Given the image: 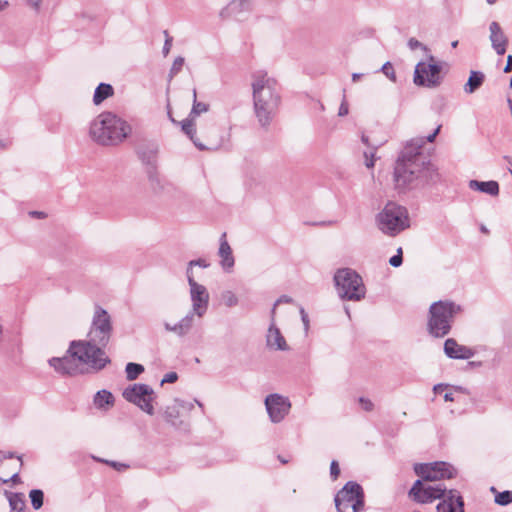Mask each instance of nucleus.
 Segmentation results:
<instances>
[{
	"label": "nucleus",
	"mask_w": 512,
	"mask_h": 512,
	"mask_svg": "<svg viewBox=\"0 0 512 512\" xmlns=\"http://www.w3.org/2000/svg\"><path fill=\"white\" fill-rule=\"evenodd\" d=\"M441 66L435 63V58L428 55L427 62H419L414 71V83L418 86L435 88L441 83Z\"/></svg>",
	"instance_id": "11"
},
{
	"label": "nucleus",
	"mask_w": 512,
	"mask_h": 512,
	"mask_svg": "<svg viewBox=\"0 0 512 512\" xmlns=\"http://www.w3.org/2000/svg\"><path fill=\"white\" fill-rule=\"evenodd\" d=\"M177 379H178V375L176 372H169L161 380V385H163L164 383H174L177 381Z\"/></svg>",
	"instance_id": "45"
},
{
	"label": "nucleus",
	"mask_w": 512,
	"mask_h": 512,
	"mask_svg": "<svg viewBox=\"0 0 512 512\" xmlns=\"http://www.w3.org/2000/svg\"><path fill=\"white\" fill-rule=\"evenodd\" d=\"M144 371V367L137 363H128L125 368L126 377L128 380L133 381Z\"/></svg>",
	"instance_id": "31"
},
{
	"label": "nucleus",
	"mask_w": 512,
	"mask_h": 512,
	"mask_svg": "<svg viewBox=\"0 0 512 512\" xmlns=\"http://www.w3.org/2000/svg\"><path fill=\"white\" fill-rule=\"evenodd\" d=\"M9 505L12 511L22 512L25 507V501L22 494L11 493L9 496Z\"/></svg>",
	"instance_id": "32"
},
{
	"label": "nucleus",
	"mask_w": 512,
	"mask_h": 512,
	"mask_svg": "<svg viewBox=\"0 0 512 512\" xmlns=\"http://www.w3.org/2000/svg\"><path fill=\"white\" fill-rule=\"evenodd\" d=\"M440 128L441 126H438L433 133L429 134L428 136H426L425 138L424 137H421V138H417V139H413L411 140V142H409L407 145H412L411 149L414 151V152H420L422 146L426 143V142H433L434 139L436 138L437 134L439 133L440 131Z\"/></svg>",
	"instance_id": "29"
},
{
	"label": "nucleus",
	"mask_w": 512,
	"mask_h": 512,
	"mask_svg": "<svg viewBox=\"0 0 512 512\" xmlns=\"http://www.w3.org/2000/svg\"><path fill=\"white\" fill-rule=\"evenodd\" d=\"M102 346L87 340H74L70 343L67 353L78 363L94 370H102L108 363L109 357Z\"/></svg>",
	"instance_id": "6"
},
{
	"label": "nucleus",
	"mask_w": 512,
	"mask_h": 512,
	"mask_svg": "<svg viewBox=\"0 0 512 512\" xmlns=\"http://www.w3.org/2000/svg\"><path fill=\"white\" fill-rule=\"evenodd\" d=\"M361 141H362L365 145L369 146V138H368V136H366L365 134H362V136H361Z\"/></svg>",
	"instance_id": "59"
},
{
	"label": "nucleus",
	"mask_w": 512,
	"mask_h": 512,
	"mask_svg": "<svg viewBox=\"0 0 512 512\" xmlns=\"http://www.w3.org/2000/svg\"><path fill=\"white\" fill-rule=\"evenodd\" d=\"M106 463H108V461H106ZM109 464L119 471L128 467L126 464L118 462H109Z\"/></svg>",
	"instance_id": "52"
},
{
	"label": "nucleus",
	"mask_w": 512,
	"mask_h": 512,
	"mask_svg": "<svg viewBox=\"0 0 512 512\" xmlns=\"http://www.w3.org/2000/svg\"><path fill=\"white\" fill-rule=\"evenodd\" d=\"M193 266H199V267H202V268H207L209 266V263H207L206 260H204V259L191 260L188 263V268L187 269H190V272L192 274H193V272H192V267Z\"/></svg>",
	"instance_id": "43"
},
{
	"label": "nucleus",
	"mask_w": 512,
	"mask_h": 512,
	"mask_svg": "<svg viewBox=\"0 0 512 512\" xmlns=\"http://www.w3.org/2000/svg\"><path fill=\"white\" fill-rule=\"evenodd\" d=\"M444 353L451 359L467 360L474 356L473 349L460 345L454 338H448L444 342Z\"/></svg>",
	"instance_id": "16"
},
{
	"label": "nucleus",
	"mask_w": 512,
	"mask_h": 512,
	"mask_svg": "<svg viewBox=\"0 0 512 512\" xmlns=\"http://www.w3.org/2000/svg\"><path fill=\"white\" fill-rule=\"evenodd\" d=\"M504 159L508 162V164L512 167V158L509 156H505Z\"/></svg>",
	"instance_id": "61"
},
{
	"label": "nucleus",
	"mask_w": 512,
	"mask_h": 512,
	"mask_svg": "<svg viewBox=\"0 0 512 512\" xmlns=\"http://www.w3.org/2000/svg\"><path fill=\"white\" fill-rule=\"evenodd\" d=\"M444 387L445 386L443 384H437L434 386L433 390L435 393H440L441 391H443Z\"/></svg>",
	"instance_id": "57"
},
{
	"label": "nucleus",
	"mask_w": 512,
	"mask_h": 512,
	"mask_svg": "<svg viewBox=\"0 0 512 512\" xmlns=\"http://www.w3.org/2000/svg\"><path fill=\"white\" fill-rule=\"evenodd\" d=\"M421 176H423V186L435 183L439 179L437 169L421 154Z\"/></svg>",
	"instance_id": "23"
},
{
	"label": "nucleus",
	"mask_w": 512,
	"mask_h": 512,
	"mask_svg": "<svg viewBox=\"0 0 512 512\" xmlns=\"http://www.w3.org/2000/svg\"><path fill=\"white\" fill-rule=\"evenodd\" d=\"M114 404V397L108 390H100L94 396V405L97 408L103 409L106 406H112Z\"/></svg>",
	"instance_id": "28"
},
{
	"label": "nucleus",
	"mask_w": 512,
	"mask_h": 512,
	"mask_svg": "<svg viewBox=\"0 0 512 512\" xmlns=\"http://www.w3.org/2000/svg\"><path fill=\"white\" fill-rule=\"evenodd\" d=\"M8 5L7 1L0 0V11L4 10Z\"/></svg>",
	"instance_id": "60"
},
{
	"label": "nucleus",
	"mask_w": 512,
	"mask_h": 512,
	"mask_svg": "<svg viewBox=\"0 0 512 512\" xmlns=\"http://www.w3.org/2000/svg\"><path fill=\"white\" fill-rule=\"evenodd\" d=\"M113 94L114 89L110 84L100 83L94 91L93 102L95 105H99Z\"/></svg>",
	"instance_id": "26"
},
{
	"label": "nucleus",
	"mask_w": 512,
	"mask_h": 512,
	"mask_svg": "<svg viewBox=\"0 0 512 512\" xmlns=\"http://www.w3.org/2000/svg\"><path fill=\"white\" fill-rule=\"evenodd\" d=\"M187 280L189 284V295L191 300V309L195 314H198V319H202L207 313L209 307V292L207 288L195 281L190 269L186 271Z\"/></svg>",
	"instance_id": "12"
},
{
	"label": "nucleus",
	"mask_w": 512,
	"mask_h": 512,
	"mask_svg": "<svg viewBox=\"0 0 512 512\" xmlns=\"http://www.w3.org/2000/svg\"><path fill=\"white\" fill-rule=\"evenodd\" d=\"M196 98H197V91L194 88L193 89V106H192V110L189 115V117H191V118H195V117L199 116L201 113L206 112L208 110V105L203 102H198Z\"/></svg>",
	"instance_id": "30"
},
{
	"label": "nucleus",
	"mask_w": 512,
	"mask_h": 512,
	"mask_svg": "<svg viewBox=\"0 0 512 512\" xmlns=\"http://www.w3.org/2000/svg\"><path fill=\"white\" fill-rule=\"evenodd\" d=\"M113 327L110 314L102 307L96 306L88 338L103 348L108 345Z\"/></svg>",
	"instance_id": "9"
},
{
	"label": "nucleus",
	"mask_w": 512,
	"mask_h": 512,
	"mask_svg": "<svg viewBox=\"0 0 512 512\" xmlns=\"http://www.w3.org/2000/svg\"><path fill=\"white\" fill-rule=\"evenodd\" d=\"M481 231L483 233H488V229L484 225L481 226Z\"/></svg>",
	"instance_id": "63"
},
{
	"label": "nucleus",
	"mask_w": 512,
	"mask_h": 512,
	"mask_svg": "<svg viewBox=\"0 0 512 512\" xmlns=\"http://www.w3.org/2000/svg\"><path fill=\"white\" fill-rule=\"evenodd\" d=\"M349 507L353 509V512L361 511L364 507V494L360 495L359 498L352 501Z\"/></svg>",
	"instance_id": "41"
},
{
	"label": "nucleus",
	"mask_w": 512,
	"mask_h": 512,
	"mask_svg": "<svg viewBox=\"0 0 512 512\" xmlns=\"http://www.w3.org/2000/svg\"><path fill=\"white\" fill-rule=\"evenodd\" d=\"M265 406L270 420L279 423L288 415L291 403L287 397L275 393L265 398Z\"/></svg>",
	"instance_id": "13"
},
{
	"label": "nucleus",
	"mask_w": 512,
	"mask_h": 512,
	"mask_svg": "<svg viewBox=\"0 0 512 512\" xmlns=\"http://www.w3.org/2000/svg\"><path fill=\"white\" fill-rule=\"evenodd\" d=\"M457 45H458V41H457V40H456V41H453V42L451 43V46H452L453 48H456V47H457Z\"/></svg>",
	"instance_id": "64"
},
{
	"label": "nucleus",
	"mask_w": 512,
	"mask_h": 512,
	"mask_svg": "<svg viewBox=\"0 0 512 512\" xmlns=\"http://www.w3.org/2000/svg\"><path fill=\"white\" fill-rule=\"evenodd\" d=\"M495 502L502 506L510 504L512 502V491L506 490L498 493L495 496Z\"/></svg>",
	"instance_id": "35"
},
{
	"label": "nucleus",
	"mask_w": 512,
	"mask_h": 512,
	"mask_svg": "<svg viewBox=\"0 0 512 512\" xmlns=\"http://www.w3.org/2000/svg\"><path fill=\"white\" fill-rule=\"evenodd\" d=\"M32 507L35 510L40 509L43 506L44 493L40 489H33L29 493Z\"/></svg>",
	"instance_id": "33"
},
{
	"label": "nucleus",
	"mask_w": 512,
	"mask_h": 512,
	"mask_svg": "<svg viewBox=\"0 0 512 512\" xmlns=\"http://www.w3.org/2000/svg\"><path fill=\"white\" fill-rule=\"evenodd\" d=\"M408 47L411 49V50H415L417 48H421L423 49L424 51H428V48L423 45L420 41H418L417 39L415 38H410L408 40Z\"/></svg>",
	"instance_id": "42"
},
{
	"label": "nucleus",
	"mask_w": 512,
	"mask_h": 512,
	"mask_svg": "<svg viewBox=\"0 0 512 512\" xmlns=\"http://www.w3.org/2000/svg\"><path fill=\"white\" fill-rule=\"evenodd\" d=\"M444 400L446 402H451V401H454V397H453V394L451 392H447L444 394Z\"/></svg>",
	"instance_id": "55"
},
{
	"label": "nucleus",
	"mask_w": 512,
	"mask_h": 512,
	"mask_svg": "<svg viewBox=\"0 0 512 512\" xmlns=\"http://www.w3.org/2000/svg\"><path fill=\"white\" fill-rule=\"evenodd\" d=\"M490 30V41L491 46L495 50V52L502 56L506 52V48L508 45V38L503 32L498 22H491L489 26Z\"/></svg>",
	"instance_id": "17"
},
{
	"label": "nucleus",
	"mask_w": 512,
	"mask_h": 512,
	"mask_svg": "<svg viewBox=\"0 0 512 512\" xmlns=\"http://www.w3.org/2000/svg\"><path fill=\"white\" fill-rule=\"evenodd\" d=\"M164 35H165L166 39H165V43L163 46V54H164V56H167L171 49V46H172V38L169 36L167 31H164Z\"/></svg>",
	"instance_id": "44"
},
{
	"label": "nucleus",
	"mask_w": 512,
	"mask_h": 512,
	"mask_svg": "<svg viewBox=\"0 0 512 512\" xmlns=\"http://www.w3.org/2000/svg\"><path fill=\"white\" fill-rule=\"evenodd\" d=\"M381 70L390 80H392L393 82L396 81L395 71L390 62H386L382 66Z\"/></svg>",
	"instance_id": "39"
},
{
	"label": "nucleus",
	"mask_w": 512,
	"mask_h": 512,
	"mask_svg": "<svg viewBox=\"0 0 512 512\" xmlns=\"http://www.w3.org/2000/svg\"><path fill=\"white\" fill-rule=\"evenodd\" d=\"M195 403L202 409L204 410V405L198 401L197 399L194 400V402H190V401H184V400H180L178 399V405H180V409H183L185 411H191L194 409V405Z\"/></svg>",
	"instance_id": "37"
},
{
	"label": "nucleus",
	"mask_w": 512,
	"mask_h": 512,
	"mask_svg": "<svg viewBox=\"0 0 512 512\" xmlns=\"http://www.w3.org/2000/svg\"><path fill=\"white\" fill-rule=\"evenodd\" d=\"M348 112H349V110H348V105H347V103L342 102V103H341V105H340V107H339L338 115H339V116H345V115H347V114H348Z\"/></svg>",
	"instance_id": "50"
},
{
	"label": "nucleus",
	"mask_w": 512,
	"mask_h": 512,
	"mask_svg": "<svg viewBox=\"0 0 512 512\" xmlns=\"http://www.w3.org/2000/svg\"><path fill=\"white\" fill-rule=\"evenodd\" d=\"M507 102H508V106H509V109L511 111V116H512V99L508 98Z\"/></svg>",
	"instance_id": "62"
},
{
	"label": "nucleus",
	"mask_w": 512,
	"mask_h": 512,
	"mask_svg": "<svg viewBox=\"0 0 512 512\" xmlns=\"http://www.w3.org/2000/svg\"><path fill=\"white\" fill-rule=\"evenodd\" d=\"M334 282L339 297L348 301H360L365 297L366 288L361 276L351 268L338 269Z\"/></svg>",
	"instance_id": "8"
},
{
	"label": "nucleus",
	"mask_w": 512,
	"mask_h": 512,
	"mask_svg": "<svg viewBox=\"0 0 512 512\" xmlns=\"http://www.w3.org/2000/svg\"><path fill=\"white\" fill-rule=\"evenodd\" d=\"M402 262H403L402 248H398L397 254L392 256L389 259V264L393 267H399V266H401Z\"/></svg>",
	"instance_id": "40"
},
{
	"label": "nucleus",
	"mask_w": 512,
	"mask_h": 512,
	"mask_svg": "<svg viewBox=\"0 0 512 512\" xmlns=\"http://www.w3.org/2000/svg\"><path fill=\"white\" fill-rule=\"evenodd\" d=\"M252 96L254 113L261 127L267 128L280 106L281 97L276 79L265 71L252 75Z\"/></svg>",
	"instance_id": "2"
},
{
	"label": "nucleus",
	"mask_w": 512,
	"mask_h": 512,
	"mask_svg": "<svg viewBox=\"0 0 512 512\" xmlns=\"http://www.w3.org/2000/svg\"><path fill=\"white\" fill-rule=\"evenodd\" d=\"M13 457H15V454L13 452H7L4 455V458H7V459H10V458H13ZM16 458L20 461V465L22 466L23 465L22 456L18 455V456H16Z\"/></svg>",
	"instance_id": "54"
},
{
	"label": "nucleus",
	"mask_w": 512,
	"mask_h": 512,
	"mask_svg": "<svg viewBox=\"0 0 512 512\" xmlns=\"http://www.w3.org/2000/svg\"><path fill=\"white\" fill-rule=\"evenodd\" d=\"M227 9L236 18H241L243 14L252 10V4L250 0H231Z\"/></svg>",
	"instance_id": "24"
},
{
	"label": "nucleus",
	"mask_w": 512,
	"mask_h": 512,
	"mask_svg": "<svg viewBox=\"0 0 512 512\" xmlns=\"http://www.w3.org/2000/svg\"><path fill=\"white\" fill-rule=\"evenodd\" d=\"M461 306L450 300L433 302L428 311L427 331L434 338H443L451 331L455 316Z\"/></svg>",
	"instance_id": "5"
},
{
	"label": "nucleus",
	"mask_w": 512,
	"mask_h": 512,
	"mask_svg": "<svg viewBox=\"0 0 512 512\" xmlns=\"http://www.w3.org/2000/svg\"><path fill=\"white\" fill-rule=\"evenodd\" d=\"M9 481H12L13 483H19V482H20L19 474H18V473H14V474L10 477ZM3 482H4V483H7V482H8V479H4V480H3Z\"/></svg>",
	"instance_id": "53"
},
{
	"label": "nucleus",
	"mask_w": 512,
	"mask_h": 512,
	"mask_svg": "<svg viewBox=\"0 0 512 512\" xmlns=\"http://www.w3.org/2000/svg\"><path fill=\"white\" fill-rule=\"evenodd\" d=\"M361 77H362V74H361V73H353V74H352V81H353V82H356V81H358Z\"/></svg>",
	"instance_id": "58"
},
{
	"label": "nucleus",
	"mask_w": 512,
	"mask_h": 512,
	"mask_svg": "<svg viewBox=\"0 0 512 512\" xmlns=\"http://www.w3.org/2000/svg\"><path fill=\"white\" fill-rule=\"evenodd\" d=\"M218 255L221 258L220 265L223 270L231 272L234 267L235 260L232 254V249L226 240V233H223L220 237Z\"/></svg>",
	"instance_id": "20"
},
{
	"label": "nucleus",
	"mask_w": 512,
	"mask_h": 512,
	"mask_svg": "<svg viewBox=\"0 0 512 512\" xmlns=\"http://www.w3.org/2000/svg\"><path fill=\"white\" fill-rule=\"evenodd\" d=\"M181 127L183 132L189 136L191 141L199 150H213L217 148L216 144L210 143L209 141L204 144L195 136L196 131L194 129L193 118L189 117L188 119L183 120L181 122Z\"/></svg>",
	"instance_id": "21"
},
{
	"label": "nucleus",
	"mask_w": 512,
	"mask_h": 512,
	"mask_svg": "<svg viewBox=\"0 0 512 512\" xmlns=\"http://www.w3.org/2000/svg\"><path fill=\"white\" fill-rule=\"evenodd\" d=\"M359 402H360V404L362 405V408L365 411H372L373 408H374V405H373V403H372V401L370 399H367V398H364V397H360L359 398Z\"/></svg>",
	"instance_id": "46"
},
{
	"label": "nucleus",
	"mask_w": 512,
	"mask_h": 512,
	"mask_svg": "<svg viewBox=\"0 0 512 512\" xmlns=\"http://www.w3.org/2000/svg\"><path fill=\"white\" fill-rule=\"evenodd\" d=\"M292 302V299L287 296V295H282L277 301L276 303L274 304V307L272 309V318H274V315H275V309H276V306L280 303H291Z\"/></svg>",
	"instance_id": "48"
},
{
	"label": "nucleus",
	"mask_w": 512,
	"mask_h": 512,
	"mask_svg": "<svg viewBox=\"0 0 512 512\" xmlns=\"http://www.w3.org/2000/svg\"><path fill=\"white\" fill-rule=\"evenodd\" d=\"M376 220L379 230L388 236H396L409 227L407 209L395 202H388Z\"/></svg>",
	"instance_id": "7"
},
{
	"label": "nucleus",
	"mask_w": 512,
	"mask_h": 512,
	"mask_svg": "<svg viewBox=\"0 0 512 512\" xmlns=\"http://www.w3.org/2000/svg\"><path fill=\"white\" fill-rule=\"evenodd\" d=\"M197 320H199L198 314L189 310V312L175 324L164 322V328L167 332H172L179 337H183L192 330Z\"/></svg>",
	"instance_id": "15"
},
{
	"label": "nucleus",
	"mask_w": 512,
	"mask_h": 512,
	"mask_svg": "<svg viewBox=\"0 0 512 512\" xmlns=\"http://www.w3.org/2000/svg\"><path fill=\"white\" fill-rule=\"evenodd\" d=\"M131 133V126L121 117L110 111L100 113L91 123L90 137L103 146L122 143Z\"/></svg>",
	"instance_id": "3"
},
{
	"label": "nucleus",
	"mask_w": 512,
	"mask_h": 512,
	"mask_svg": "<svg viewBox=\"0 0 512 512\" xmlns=\"http://www.w3.org/2000/svg\"><path fill=\"white\" fill-rule=\"evenodd\" d=\"M411 147L405 146L394 167L395 188L400 192L423 187L421 152H414Z\"/></svg>",
	"instance_id": "4"
},
{
	"label": "nucleus",
	"mask_w": 512,
	"mask_h": 512,
	"mask_svg": "<svg viewBox=\"0 0 512 512\" xmlns=\"http://www.w3.org/2000/svg\"><path fill=\"white\" fill-rule=\"evenodd\" d=\"M503 71L504 73H509L512 71V55H508L507 62Z\"/></svg>",
	"instance_id": "51"
},
{
	"label": "nucleus",
	"mask_w": 512,
	"mask_h": 512,
	"mask_svg": "<svg viewBox=\"0 0 512 512\" xmlns=\"http://www.w3.org/2000/svg\"><path fill=\"white\" fill-rule=\"evenodd\" d=\"M484 74L480 71H471L467 83L464 86V91L468 94L475 92L484 81Z\"/></svg>",
	"instance_id": "27"
},
{
	"label": "nucleus",
	"mask_w": 512,
	"mask_h": 512,
	"mask_svg": "<svg viewBox=\"0 0 512 512\" xmlns=\"http://www.w3.org/2000/svg\"><path fill=\"white\" fill-rule=\"evenodd\" d=\"M376 149L377 147H374L372 151L368 152V151H365L364 152V158H365V166L367 168H373L374 165H375V152H376Z\"/></svg>",
	"instance_id": "38"
},
{
	"label": "nucleus",
	"mask_w": 512,
	"mask_h": 512,
	"mask_svg": "<svg viewBox=\"0 0 512 512\" xmlns=\"http://www.w3.org/2000/svg\"><path fill=\"white\" fill-rule=\"evenodd\" d=\"M340 474L338 462L333 460L330 465V475L333 479H336Z\"/></svg>",
	"instance_id": "47"
},
{
	"label": "nucleus",
	"mask_w": 512,
	"mask_h": 512,
	"mask_svg": "<svg viewBox=\"0 0 512 512\" xmlns=\"http://www.w3.org/2000/svg\"><path fill=\"white\" fill-rule=\"evenodd\" d=\"M301 319L304 324L305 330H308L309 328V319L308 315L306 314L305 310L303 308L300 309Z\"/></svg>",
	"instance_id": "49"
},
{
	"label": "nucleus",
	"mask_w": 512,
	"mask_h": 512,
	"mask_svg": "<svg viewBox=\"0 0 512 512\" xmlns=\"http://www.w3.org/2000/svg\"><path fill=\"white\" fill-rule=\"evenodd\" d=\"M415 473L422 480L418 479L409 491L413 500L419 503H429L436 499L443 500L437 505V512H464V502L456 490L447 491L446 486L435 483L441 479H451L456 475V469L446 462H434L417 464L414 467Z\"/></svg>",
	"instance_id": "1"
},
{
	"label": "nucleus",
	"mask_w": 512,
	"mask_h": 512,
	"mask_svg": "<svg viewBox=\"0 0 512 512\" xmlns=\"http://www.w3.org/2000/svg\"><path fill=\"white\" fill-rule=\"evenodd\" d=\"M184 62H185V59L181 56L177 57L174 60L172 67L170 69V73H169L170 77H174L182 70Z\"/></svg>",
	"instance_id": "36"
},
{
	"label": "nucleus",
	"mask_w": 512,
	"mask_h": 512,
	"mask_svg": "<svg viewBox=\"0 0 512 512\" xmlns=\"http://www.w3.org/2000/svg\"><path fill=\"white\" fill-rule=\"evenodd\" d=\"M42 0H27V2L34 8H38Z\"/></svg>",
	"instance_id": "56"
},
{
	"label": "nucleus",
	"mask_w": 512,
	"mask_h": 512,
	"mask_svg": "<svg viewBox=\"0 0 512 512\" xmlns=\"http://www.w3.org/2000/svg\"><path fill=\"white\" fill-rule=\"evenodd\" d=\"M223 304L229 308L238 304V297L230 290L223 291L221 294Z\"/></svg>",
	"instance_id": "34"
},
{
	"label": "nucleus",
	"mask_w": 512,
	"mask_h": 512,
	"mask_svg": "<svg viewBox=\"0 0 512 512\" xmlns=\"http://www.w3.org/2000/svg\"><path fill=\"white\" fill-rule=\"evenodd\" d=\"M362 494H364L363 489L358 483L353 481L347 482L335 497L337 511L344 512L349 508L350 503L359 498Z\"/></svg>",
	"instance_id": "14"
},
{
	"label": "nucleus",
	"mask_w": 512,
	"mask_h": 512,
	"mask_svg": "<svg viewBox=\"0 0 512 512\" xmlns=\"http://www.w3.org/2000/svg\"><path fill=\"white\" fill-rule=\"evenodd\" d=\"M179 417H180V405H178V399H175L173 404L168 405L165 408L164 418L169 424H171L173 426H178L181 423V421L179 420Z\"/></svg>",
	"instance_id": "25"
},
{
	"label": "nucleus",
	"mask_w": 512,
	"mask_h": 512,
	"mask_svg": "<svg viewBox=\"0 0 512 512\" xmlns=\"http://www.w3.org/2000/svg\"><path fill=\"white\" fill-rule=\"evenodd\" d=\"M469 188L472 190L480 191L491 196H497L499 194V184L496 181H477L471 180L469 182Z\"/></svg>",
	"instance_id": "22"
},
{
	"label": "nucleus",
	"mask_w": 512,
	"mask_h": 512,
	"mask_svg": "<svg viewBox=\"0 0 512 512\" xmlns=\"http://www.w3.org/2000/svg\"><path fill=\"white\" fill-rule=\"evenodd\" d=\"M266 343L269 348L274 350L286 351L289 349L285 338L279 328L275 325L274 318H272V322L266 335Z\"/></svg>",
	"instance_id": "19"
},
{
	"label": "nucleus",
	"mask_w": 512,
	"mask_h": 512,
	"mask_svg": "<svg viewBox=\"0 0 512 512\" xmlns=\"http://www.w3.org/2000/svg\"><path fill=\"white\" fill-rule=\"evenodd\" d=\"M122 396L126 401L136 405L147 414H154L153 401L156 394L151 386L143 383L129 385L124 389Z\"/></svg>",
	"instance_id": "10"
},
{
	"label": "nucleus",
	"mask_w": 512,
	"mask_h": 512,
	"mask_svg": "<svg viewBox=\"0 0 512 512\" xmlns=\"http://www.w3.org/2000/svg\"><path fill=\"white\" fill-rule=\"evenodd\" d=\"M77 360H74L68 353L63 357H55L49 360L52 366L58 373L64 375H73L77 372Z\"/></svg>",
	"instance_id": "18"
}]
</instances>
